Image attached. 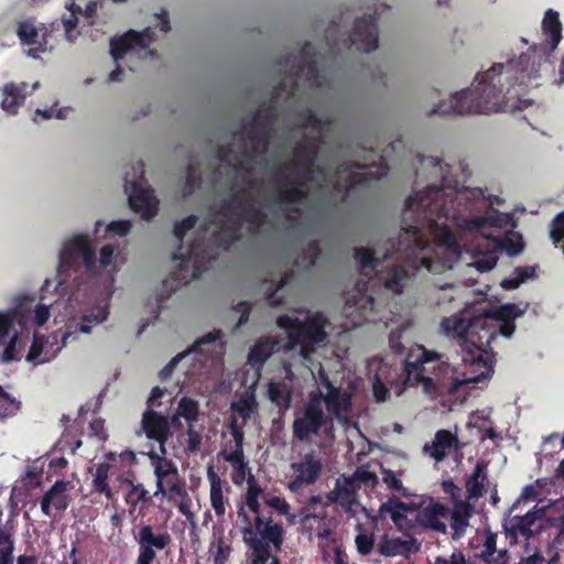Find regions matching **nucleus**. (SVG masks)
<instances>
[{"label":"nucleus","instance_id":"nucleus-1","mask_svg":"<svg viewBox=\"0 0 564 564\" xmlns=\"http://www.w3.org/2000/svg\"><path fill=\"white\" fill-rule=\"evenodd\" d=\"M430 166L429 183L423 191H416L405 200L403 218H414V224L402 227L397 239L390 238L383 258L402 260L403 264L392 267L386 272L383 284L389 291L401 294L405 284L422 268L433 272L434 261L427 256L433 247L430 230L442 220L453 221L471 214L482 215L496 210L494 204L500 205L503 199L495 195H486L478 187L458 188L457 175L448 164L430 156L421 160Z\"/></svg>","mask_w":564,"mask_h":564},{"label":"nucleus","instance_id":"nucleus-2","mask_svg":"<svg viewBox=\"0 0 564 564\" xmlns=\"http://www.w3.org/2000/svg\"><path fill=\"white\" fill-rule=\"evenodd\" d=\"M544 41L506 64L496 63L476 76L477 84L452 96L449 104L442 101L431 112L435 115H465L497 112L508 101L524 93L532 79L540 77V67L562 40L558 12L545 11L542 23Z\"/></svg>","mask_w":564,"mask_h":564},{"label":"nucleus","instance_id":"nucleus-3","mask_svg":"<svg viewBox=\"0 0 564 564\" xmlns=\"http://www.w3.org/2000/svg\"><path fill=\"white\" fill-rule=\"evenodd\" d=\"M323 143L324 138L321 133H304L293 149V158L274 165L275 183L280 187L278 203L297 204L307 197V183L313 181L315 173H324V170L316 165Z\"/></svg>","mask_w":564,"mask_h":564},{"label":"nucleus","instance_id":"nucleus-4","mask_svg":"<svg viewBox=\"0 0 564 564\" xmlns=\"http://www.w3.org/2000/svg\"><path fill=\"white\" fill-rule=\"evenodd\" d=\"M278 120V110L273 100L262 104L251 113L249 120H243L241 130L234 132V140H238L237 149L235 143H227L217 147V159L235 170L242 169L245 160L250 159L245 137L250 141L253 154H265L269 148V140L273 131V123Z\"/></svg>","mask_w":564,"mask_h":564},{"label":"nucleus","instance_id":"nucleus-5","mask_svg":"<svg viewBox=\"0 0 564 564\" xmlns=\"http://www.w3.org/2000/svg\"><path fill=\"white\" fill-rule=\"evenodd\" d=\"M499 335L497 323H490L481 314L471 317V332L465 339L462 357L466 382L479 383L492 376L496 354L491 344Z\"/></svg>","mask_w":564,"mask_h":564},{"label":"nucleus","instance_id":"nucleus-6","mask_svg":"<svg viewBox=\"0 0 564 564\" xmlns=\"http://www.w3.org/2000/svg\"><path fill=\"white\" fill-rule=\"evenodd\" d=\"M217 213L223 216L235 215L237 217L236 223L223 225L214 234V242L224 251H228L240 239V229L243 221L260 228L268 220L265 212L258 205L257 199L248 188H240L232 193L228 199L220 204Z\"/></svg>","mask_w":564,"mask_h":564},{"label":"nucleus","instance_id":"nucleus-7","mask_svg":"<svg viewBox=\"0 0 564 564\" xmlns=\"http://www.w3.org/2000/svg\"><path fill=\"white\" fill-rule=\"evenodd\" d=\"M426 364L433 365V369L441 366L440 355L426 350L423 346H419L415 350H411L403 365V384L406 387L422 384L425 393L436 395L444 391L454 394L463 383H467L465 378L463 380L452 378L451 382L446 384L441 381L438 373H435L434 377L424 375Z\"/></svg>","mask_w":564,"mask_h":564},{"label":"nucleus","instance_id":"nucleus-8","mask_svg":"<svg viewBox=\"0 0 564 564\" xmlns=\"http://www.w3.org/2000/svg\"><path fill=\"white\" fill-rule=\"evenodd\" d=\"M279 64L289 68L290 74L274 87L273 97H278L282 93L293 96L297 90L300 80H303L308 87L322 86L318 70V54L312 43L305 42L297 56L289 54L281 57Z\"/></svg>","mask_w":564,"mask_h":564},{"label":"nucleus","instance_id":"nucleus-9","mask_svg":"<svg viewBox=\"0 0 564 564\" xmlns=\"http://www.w3.org/2000/svg\"><path fill=\"white\" fill-rule=\"evenodd\" d=\"M248 523L242 529L243 541L251 550L252 564H265L271 557V545L275 552H280L284 542V529L281 523H274L271 518L265 520L261 514L254 516L253 524L243 513L242 508L238 512Z\"/></svg>","mask_w":564,"mask_h":564},{"label":"nucleus","instance_id":"nucleus-10","mask_svg":"<svg viewBox=\"0 0 564 564\" xmlns=\"http://www.w3.org/2000/svg\"><path fill=\"white\" fill-rule=\"evenodd\" d=\"M327 324V318L321 312L308 314L303 321L289 314L276 318V326L285 332L290 346H300L302 350H312L326 339Z\"/></svg>","mask_w":564,"mask_h":564},{"label":"nucleus","instance_id":"nucleus-11","mask_svg":"<svg viewBox=\"0 0 564 564\" xmlns=\"http://www.w3.org/2000/svg\"><path fill=\"white\" fill-rule=\"evenodd\" d=\"M368 167L366 164L359 163H340L329 182L333 191L339 195V204H347L349 198L352 196L357 187L366 188L370 185L371 181L381 178L388 167L379 166L376 173L371 171H355Z\"/></svg>","mask_w":564,"mask_h":564},{"label":"nucleus","instance_id":"nucleus-12","mask_svg":"<svg viewBox=\"0 0 564 564\" xmlns=\"http://www.w3.org/2000/svg\"><path fill=\"white\" fill-rule=\"evenodd\" d=\"M326 39L332 51L355 48L359 52L369 53L378 47V13L366 14L356 19L352 32L344 34L340 43H330V29L327 30Z\"/></svg>","mask_w":564,"mask_h":564},{"label":"nucleus","instance_id":"nucleus-13","mask_svg":"<svg viewBox=\"0 0 564 564\" xmlns=\"http://www.w3.org/2000/svg\"><path fill=\"white\" fill-rule=\"evenodd\" d=\"M172 259L181 261L178 269L172 273L173 281L180 286L198 280L208 270L213 254L209 246L197 237L189 245L186 254L173 253Z\"/></svg>","mask_w":564,"mask_h":564},{"label":"nucleus","instance_id":"nucleus-14","mask_svg":"<svg viewBox=\"0 0 564 564\" xmlns=\"http://www.w3.org/2000/svg\"><path fill=\"white\" fill-rule=\"evenodd\" d=\"M319 393H308L307 402L302 412L292 423L294 438L301 442H308L313 436L319 434L327 424L333 426V419L329 417L319 405Z\"/></svg>","mask_w":564,"mask_h":564},{"label":"nucleus","instance_id":"nucleus-15","mask_svg":"<svg viewBox=\"0 0 564 564\" xmlns=\"http://www.w3.org/2000/svg\"><path fill=\"white\" fill-rule=\"evenodd\" d=\"M509 513H511L509 511ZM544 517V510L533 507L523 516H511L509 514L503 519L502 528L506 534V538L509 540L511 545H516L519 543V536L523 538L525 541L538 535L543 525H536L538 521H541Z\"/></svg>","mask_w":564,"mask_h":564},{"label":"nucleus","instance_id":"nucleus-16","mask_svg":"<svg viewBox=\"0 0 564 564\" xmlns=\"http://www.w3.org/2000/svg\"><path fill=\"white\" fill-rule=\"evenodd\" d=\"M82 258L87 270L95 268L97 262L95 248L87 235H79L64 243L59 252V269L69 270Z\"/></svg>","mask_w":564,"mask_h":564},{"label":"nucleus","instance_id":"nucleus-17","mask_svg":"<svg viewBox=\"0 0 564 564\" xmlns=\"http://www.w3.org/2000/svg\"><path fill=\"white\" fill-rule=\"evenodd\" d=\"M471 217L453 220V225L458 229L468 232H477L486 238H491L490 234H487V229L499 228L502 229L510 224L511 215L508 213H499L492 210L482 215L471 214Z\"/></svg>","mask_w":564,"mask_h":564},{"label":"nucleus","instance_id":"nucleus-18","mask_svg":"<svg viewBox=\"0 0 564 564\" xmlns=\"http://www.w3.org/2000/svg\"><path fill=\"white\" fill-rule=\"evenodd\" d=\"M294 477L289 482V489L293 492L300 491L303 487L313 485L319 478L323 464L314 451L306 453L302 460L291 464Z\"/></svg>","mask_w":564,"mask_h":564},{"label":"nucleus","instance_id":"nucleus-19","mask_svg":"<svg viewBox=\"0 0 564 564\" xmlns=\"http://www.w3.org/2000/svg\"><path fill=\"white\" fill-rule=\"evenodd\" d=\"M170 542L169 533L154 534L150 524L141 527L138 535L139 555L137 564H152L156 557L155 550H164Z\"/></svg>","mask_w":564,"mask_h":564},{"label":"nucleus","instance_id":"nucleus-20","mask_svg":"<svg viewBox=\"0 0 564 564\" xmlns=\"http://www.w3.org/2000/svg\"><path fill=\"white\" fill-rule=\"evenodd\" d=\"M141 430L149 440L160 444L161 454L165 455V443L172 435L167 417L153 409H148L142 414Z\"/></svg>","mask_w":564,"mask_h":564},{"label":"nucleus","instance_id":"nucleus-21","mask_svg":"<svg viewBox=\"0 0 564 564\" xmlns=\"http://www.w3.org/2000/svg\"><path fill=\"white\" fill-rule=\"evenodd\" d=\"M463 447L456 434L448 430H438L431 443H425L422 452L436 463L443 462L451 452H457Z\"/></svg>","mask_w":564,"mask_h":564},{"label":"nucleus","instance_id":"nucleus-22","mask_svg":"<svg viewBox=\"0 0 564 564\" xmlns=\"http://www.w3.org/2000/svg\"><path fill=\"white\" fill-rule=\"evenodd\" d=\"M359 491L358 479L345 475L336 479L335 487L326 498L328 502L340 506L344 510L350 511L357 503V494Z\"/></svg>","mask_w":564,"mask_h":564},{"label":"nucleus","instance_id":"nucleus-23","mask_svg":"<svg viewBox=\"0 0 564 564\" xmlns=\"http://www.w3.org/2000/svg\"><path fill=\"white\" fill-rule=\"evenodd\" d=\"M523 311L513 303L491 307L485 311L481 315L488 317L490 323H497L501 336L510 338L514 330V319L521 316Z\"/></svg>","mask_w":564,"mask_h":564},{"label":"nucleus","instance_id":"nucleus-24","mask_svg":"<svg viewBox=\"0 0 564 564\" xmlns=\"http://www.w3.org/2000/svg\"><path fill=\"white\" fill-rule=\"evenodd\" d=\"M448 512V509L441 502H431L417 510L414 516L415 530L430 529L435 532L445 533L446 524L441 520Z\"/></svg>","mask_w":564,"mask_h":564},{"label":"nucleus","instance_id":"nucleus-25","mask_svg":"<svg viewBox=\"0 0 564 564\" xmlns=\"http://www.w3.org/2000/svg\"><path fill=\"white\" fill-rule=\"evenodd\" d=\"M130 207L143 219L153 218L159 210V200L154 196L152 188H144L137 183H132V191L129 195Z\"/></svg>","mask_w":564,"mask_h":564},{"label":"nucleus","instance_id":"nucleus-26","mask_svg":"<svg viewBox=\"0 0 564 564\" xmlns=\"http://www.w3.org/2000/svg\"><path fill=\"white\" fill-rule=\"evenodd\" d=\"M310 393H319V405L323 402L326 405L327 415L332 419H340L343 413H348L351 410V397L349 393L344 392L341 388L335 387L325 393L322 390L311 391Z\"/></svg>","mask_w":564,"mask_h":564},{"label":"nucleus","instance_id":"nucleus-27","mask_svg":"<svg viewBox=\"0 0 564 564\" xmlns=\"http://www.w3.org/2000/svg\"><path fill=\"white\" fill-rule=\"evenodd\" d=\"M69 488V482L65 480H57L55 484L43 495L41 500L42 512L50 517L52 507L57 511H65L69 503L68 495L66 494Z\"/></svg>","mask_w":564,"mask_h":564},{"label":"nucleus","instance_id":"nucleus-28","mask_svg":"<svg viewBox=\"0 0 564 564\" xmlns=\"http://www.w3.org/2000/svg\"><path fill=\"white\" fill-rule=\"evenodd\" d=\"M420 544L416 539L411 538L410 540H402L401 538H389L383 535L378 543V552L380 555L390 557L395 555H402L409 557L419 551Z\"/></svg>","mask_w":564,"mask_h":564},{"label":"nucleus","instance_id":"nucleus-29","mask_svg":"<svg viewBox=\"0 0 564 564\" xmlns=\"http://www.w3.org/2000/svg\"><path fill=\"white\" fill-rule=\"evenodd\" d=\"M207 479L210 485V506L217 517H224L226 513V505L228 503V500L224 497V486L227 492H230L231 488L227 482L221 480L212 465L207 467Z\"/></svg>","mask_w":564,"mask_h":564},{"label":"nucleus","instance_id":"nucleus-30","mask_svg":"<svg viewBox=\"0 0 564 564\" xmlns=\"http://www.w3.org/2000/svg\"><path fill=\"white\" fill-rule=\"evenodd\" d=\"M149 457L154 467V475L156 478V490L153 496L158 497L160 496V492L164 491V484L166 478H175V476L178 474V470L175 463L165 458L164 455L150 453Z\"/></svg>","mask_w":564,"mask_h":564},{"label":"nucleus","instance_id":"nucleus-31","mask_svg":"<svg viewBox=\"0 0 564 564\" xmlns=\"http://www.w3.org/2000/svg\"><path fill=\"white\" fill-rule=\"evenodd\" d=\"M442 332L448 336L462 340V349L465 348V339L468 338L471 332V318L466 319L458 315L444 317L441 322Z\"/></svg>","mask_w":564,"mask_h":564},{"label":"nucleus","instance_id":"nucleus-32","mask_svg":"<svg viewBox=\"0 0 564 564\" xmlns=\"http://www.w3.org/2000/svg\"><path fill=\"white\" fill-rule=\"evenodd\" d=\"M26 83H9L3 87V99L1 101L2 109L10 113L15 115L18 108L23 105L26 97Z\"/></svg>","mask_w":564,"mask_h":564},{"label":"nucleus","instance_id":"nucleus-33","mask_svg":"<svg viewBox=\"0 0 564 564\" xmlns=\"http://www.w3.org/2000/svg\"><path fill=\"white\" fill-rule=\"evenodd\" d=\"M18 36L23 45L30 46L28 54L37 57L39 53L45 51V41L40 40V33L31 22H22L18 28Z\"/></svg>","mask_w":564,"mask_h":564},{"label":"nucleus","instance_id":"nucleus-34","mask_svg":"<svg viewBox=\"0 0 564 564\" xmlns=\"http://www.w3.org/2000/svg\"><path fill=\"white\" fill-rule=\"evenodd\" d=\"M258 405L256 392L250 387L245 390L237 401L231 403L230 409L242 419V425H246L252 414L258 411Z\"/></svg>","mask_w":564,"mask_h":564},{"label":"nucleus","instance_id":"nucleus-35","mask_svg":"<svg viewBox=\"0 0 564 564\" xmlns=\"http://www.w3.org/2000/svg\"><path fill=\"white\" fill-rule=\"evenodd\" d=\"M140 35L135 31H129L120 37H115L110 42V54L117 62L126 55L127 52L137 48L140 42Z\"/></svg>","mask_w":564,"mask_h":564},{"label":"nucleus","instance_id":"nucleus-36","mask_svg":"<svg viewBox=\"0 0 564 564\" xmlns=\"http://www.w3.org/2000/svg\"><path fill=\"white\" fill-rule=\"evenodd\" d=\"M488 481L487 466L478 462L475 466L474 473L466 481V489L470 499H477L486 492L485 486Z\"/></svg>","mask_w":564,"mask_h":564},{"label":"nucleus","instance_id":"nucleus-37","mask_svg":"<svg viewBox=\"0 0 564 564\" xmlns=\"http://www.w3.org/2000/svg\"><path fill=\"white\" fill-rule=\"evenodd\" d=\"M267 397L280 411H286L291 406L292 392L284 383L270 381L267 388Z\"/></svg>","mask_w":564,"mask_h":564},{"label":"nucleus","instance_id":"nucleus-38","mask_svg":"<svg viewBox=\"0 0 564 564\" xmlns=\"http://www.w3.org/2000/svg\"><path fill=\"white\" fill-rule=\"evenodd\" d=\"M380 512L388 513L399 531L403 533L415 531L414 518H409L404 511L393 508V503L389 500L381 505Z\"/></svg>","mask_w":564,"mask_h":564},{"label":"nucleus","instance_id":"nucleus-39","mask_svg":"<svg viewBox=\"0 0 564 564\" xmlns=\"http://www.w3.org/2000/svg\"><path fill=\"white\" fill-rule=\"evenodd\" d=\"M219 456H223L226 462L232 465V482L235 485L243 484V481L248 478L247 475L249 476V474H251L248 462L245 459V455L227 454L225 451H221Z\"/></svg>","mask_w":564,"mask_h":564},{"label":"nucleus","instance_id":"nucleus-40","mask_svg":"<svg viewBox=\"0 0 564 564\" xmlns=\"http://www.w3.org/2000/svg\"><path fill=\"white\" fill-rule=\"evenodd\" d=\"M273 352V345L269 340L260 339L250 348L248 364L254 369H261Z\"/></svg>","mask_w":564,"mask_h":564},{"label":"nucleus","instance_id":"nucleus-41","mask_svg":"<svg viewBox=\"0 0 564 564\" xmlns=\"http://www.w3.org/2000/svg\"><path fill=\"white\" fill-rule=\"evenodd\" d=\"M352 253L360 271L367 269L375 271L381 264V259L376 256V250L373 248L355 247L352 249Z\"/></svg>","mask_w":564,"mask_h":564},{"label":"nucleus","instance_id":"nucleus-42","mask_svg":"<svg viewBox=\"0 0 564 564\" xmlns=\"http://www.w3.org/2000/svg\"><path fill=\"white\" fill-rule=\"evenodd\" d=\"M321 253L322 249L319 242L317 240H312L305 248L302 249L294 263L296 267L308 270L315 265Z\"/></svg>","mask_w":564,"mask_h":564},{"label":"nucleus","instance_id":"nucleus-43","mask_svg":"<svg viewBox=\"0 0 564 564\" xmlns=\"http://www.w3.org/2000/svg\"><path fill=\"white\" fill-rule=\"evenodd\" d=\"M110 465L108 463H100L96 467L94 474L93 487L96 492L104 494L107 499L112 498V490L108 484Z\"/></svg>","mask_w":564,"mask_h":564},{"label":"nucleus","instance_id":"nucleus-44","mask_svg":"<svg viewBox=\"0 0 564 564\" xmlns=\"http://www.w3.org/2000/svg\"><path fill=\"white\" fill-rule=\"evenodd\" d=\"M294 279V272L292 270L285 271L278 282L270 280L267 281L269 283L265 290V300L270 306H276L283 303V300H278L275 297L279 290L290 284Z\"/></svg>","mask_w":564,"mask_h":564},{"label":"nucleus","instance_id":"nucleus-45","mask_svg":"<svg viewBox=\"0 0 564 564\" xmlns=\"http://www.w3.org/2000/svg\"><path fill=\"white\" fill-rule=\"evenodd\" d=\"M176 411L178 415L187 421L188 425H193L198 420L199 404L192 398L183 397L178 401Z\"/></svg>","mask_w":564,"mask_h":564},{"label":"nucleus","instance_id":"nucleus-46","mask_svg":"<svg viewBox=\"0 0 564 564\" xmlns=\"http://www.w3.org/2000/svg\"><path fill=\"white\" fill-rule=\"evenodd\" d=\"M169 501H173L175 498H183L186 496L185 482L180 478V475L175 478H166L164 484V491L160 492Z\"/></svg>","mask_w":564,"mask_h":564},{"label":"nucleus","instance_id":"nucleus-47","mask_svg":"<svg viewBox=\"0 0 564 564\" xmlns=\"http://www.w3.org/2000/svg\"><path fill=\"white\" fill-rule=\"evenodd\" d=\"M131 485V489L128 491L126 496V501L131 507L135 508L139 503H151L152 496L150 492L143 487L142 484H133L129 481Z\"/></svg>","mask_w":564,"mask_h":564},{"label":"nucleus","instance_id":"nucleus-48","mask_svg":"<svg viewBox=\"0 0 564 564\" xmlns=\"http://www.w3.org/2000/svg\"><path fill=\"white\" fill-rule=\"evenodd\" d=\"M20 317L21 314L17 310L0 312V344H6L10 330L17 322H20Z\"/></svg>","mask_w":564,"mask_h":564},{"label":"nucleus","instance_id":"nucleus-49","mask_svg":"<svg viewBox=\"0 0 564 564\" xmlns=\"http://www.w3.org/2000/svg\"><path fill=\"white\" fill-rule=\"evenodd\" d=\"M43 467H39L35 464L28 465L25 471L21 478L23 487L26 490L37 488L42 485Z\"/></svg>","mask_w":564,"mask_h":564},{"label":"nucleus","instance_id":"nucleus-50","mask_svg":"<svg viewBox=\"0 0 564 564\" xmlns=\"http://www.w3.org/2000/svg\"><path fill=\"white\" fill-rule=\"evenodd\" d=\"M550 239L555 247L564 242V210L558 213L550 224Z\"/></svg>","mask_w":564,"mask_h":564},{"label":"nucleus","instance_id":"nucleus-51","mask_svg":"<svg viewBox=\"0 0 564 564\" xmlns=\"http://www.w3.org/2000/svg\"><path fill=\"white\" fill-rule=\"evenodd\" d=\"M197 223V217L195 215H189L183 218L181 221H176L173 228V235L178 240L180 245L183 242V238L186 232L195 227Z\"/></svg>","mask_w":564,"mask_h":564},{"label":"nucleus","instance_id":"nucleus-52","mask_svg":"<svg viewBox=\"0 0 564 564\" xmlns=\"http://www.w3.org/2000/svg\"><path fill=\"white\" fill-rule=\"evenodd\" d=\"M497 246L505 250L506 253L510 257L520 254L524 249V243L521 237H518L517 240H513L510 237H505L503 239L497 241Z\"/></svg>","mask_w":564,"mask_h":564},{"label":"nucleus","instance_id":"nucleus-53","mask_svg":"<svg viewBox=\"0 0 564 564\" xmlns=\"http://www.w3.org/2000/svg\"><path fill=\"white\" fill-rule=\"evenodd\" d=\"M221 336H223V332L220 329H215L213 332H209V333L205 334L204 336L199 337L198 339H196L195 343L186 351H187V354H191V352L200 354L203 345L215 343V341L219 340L221 338Z\"/></svg>","mask_w":564,"mask_h":564},{"label":"nucleus","instance_id":"nucleus-54","mask_svg":"<svg viewBox=\"0 0 564 564\" xmlns=\"http://www.w3.org/2000/svg\"><path fill=\"white\" fill-rule=\"evenodd\" d=\"M382 480L388 486L389 489H392L403 497H408L409 494L406 492V489L403 487L402 481L397 475L390 470L384 469L382 473Z\"/></svg>","mask_w":564,"mask_h":564},{"label":"nucleus","instance_id":"nucleus-55","mask_svg":"<svg viewBox=\"0 0 564 564\" xmlns=\"http://www.w3.org/2000/svg\"><path fill=\"white\" fill-rule=\"evenodd\" d=\"M44 345H45L44 337L39 335L37 333H34L33 341H32L29 352L26 355V360L29 362H33L35 365L39 364V358L42 355Z\"/></svg>","mask_w":564,"mask_h":564},{"label":"nucleus","instance_id":"nucleus-56","mask_svg":"<svg viewBox=\"0 0 564 564\" xmlns=\"http://www.w3.org/2000/svg\"><path fill=\"white\" fill-rule=\"evenodd\" d=\"M497 551V536L495 533L489 532L485 538L482 550L480 553L476 554V557L481 561H487L489 557H492Z\"/></svg>","mask_w":564,"mask_h":564},{"label":"nucleus","instance_id":"nucleus-57","mask_svg":"<svg viewBox=\"0 0 564 564\" xmlns=\"http://www.w3.org/2000/svg\"><path fill=\"white\" fill-rule=\"evenodd\" d=\"M20 344V335L15 333L10 340L6 344L2 361L10 362L19 359V349L18 346Z\"/></svg>","mask_w":564,"mask_h":564},{"label":"nucleus","instance_id":"nucleus-58","mask_svg":"<svg viewBox=\"0 0 564 564\" xmlns=\"http://www.w3.org/2000/svg\"><path fill=\"white\" fill-rule=\"evenodd\" d=\"M355 542H356L357 551L361 555L370 554V552L373 549V544H375L373 535L365 534V533L358 534L356 536Z\"/></svg>","mask_w":564,"mask_h":564},{"label":"nucleus","instance_id":"nucleus-59","mask_svg":"<svg viewBox=\"0 0 564 564\" xmlns=\"http://www.w3.org/2000/svg\"><path fill=\"white\" fill-rule=\"evenodd\" d=\"M440 240L442 245L446 246L449 250H453L455 252L458 250L456 237L454 232L451 230V228L445 224L441 226Z\"/></svg>","mask_w":564,"mask_h":564},{"label":"nucleus","instance_id":"nucleus-60","mask_svg":"<svg viewBox=\"0 0 564 564\" xmlns=\"http://www.w3.org/2000/svg\"><path fill=\"white\" fill-rule=\"evenodd\" d=\"M188 355L187 351L178 352L176 356H174L159 372V377L162 381L167 380L173 371L175 370L178 362Z\"/></svg>","mask_w":564,"mask_h":564},{"label":"nucleus","instance_id":"nucleus-61","mask_svg":"<svg viewBox=\"0 0 564 564\" xmlns=\"http://www.w3.org/2000/svg\"><path fill=\"white\" fill-rule=\"evenodd\" d=\"M131 227L130 220H115L107 226V232L124 237L130 232Z\"/></svg>","mask_w":564,"mask_h":564},{"label":"nucleus","instance_id":"nucleus-62","mask_svg":"<svg viewBox=\"0 0 564 564\" xmlns=\"http://www.w3.org/2000/svg\"><path fill=\"white\" fill-rule=\"evenodd\" d=\"M235 310L240 314V316L234 329H239L241 326L248 323L250 313L252 311V304L247 301H242L235 306Z\"/></svg>","mask_w":564,"mask_h":564},{"label":"nucleus","instance_id":"nucleus-63","mask_svg":"<svg viewBox=\"0 0 564 564\" xmlns=\"http://www.w3.org/2000/svg\"><path fill=\"white\" fill-rule=\"evenodd\" d=\"M467 506H463L462 509H455L452 516V527L455 530L460 528H465L468 524L469 513L467 511Z\"/></svg>","mask_w":564,"mask_h":564},{"label":"nucleus","instance_id":"nucleus-64","mask_svg":"<svg viewBox=\"0 0 564 564\" xmlns=\"http://www.w3.org/2000/svg\"><path fill=\"white\" fill-rule=\"evenodd\" d=\"M434 564H467V561L463 552L455 551L448 558L445 556H437Z\"/></svg>","mask_w":564,"mask_h":564}]
</instances>
